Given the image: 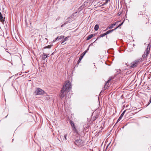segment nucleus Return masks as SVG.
I'll list each match as a JSON object with an SVG mask.
<instances>
[{"instance_id": "nucleus-2", "label": "nucleus", "mask_w": 151, "mask_h": 151, "mask_svg": "<svg viewBox=\"0 0 151 151\" xmlns=\"http://www.w3.org/2000/svg\"><path fill=\"white\" fill-rule=\"evenodd\" d=\"M63 88L66 89V90L68 91H69L70 90L71 88V83L69 81H66L65 82L64 85L63 86Z\"/></svg>"}, {"instance_id": "nucleus-8", "label": "nucleus", "mask_w": 151, "mask_h": 151, "mask_svg": "<svg viewBox=\"0 0 151 151\" xmlns=\"http://www.w3.org/2000/svg\"><path fill=\"white\" fill-rule=\"evenodd\" d=\"M125 111H126L125 110L124 111L122 112V114H121V115H120V116L119 117V118L118 119L116 123L118 122L120 120L122 119V117L123 116V115H124V114L125 113Z\"/></svg>"}, {"instance_id": "nucleus-26", "label": "nucleus", "mask_w": 151, "mask_h": 151, "mask_svg": "<svg viewBox=\"0 0 151 151\" xmlns=\"http://www.w3.org/2000/svg\"><path fill=\"white\" fill-rule=\"evenodd\" d=\"M58 38H59V36H58V37H57L55 39V40H58Z\"/></svg>"}, {"instance_id": "nucleus-14", "label": "nucleus", "mask_w": 151, "mask_h": 151, "mask_svg": "<svg viewBox=\"0 0 151 151\" xmlns=\"http://www.w3.org/2000/svg\"><path fill=\"white\" fill-rule=\"evenodd\" d=\"M94 34H91L88 36L86 39L87 40H88L92 38L94 36Z\"/></svg>"}, {"instance_id": "nucleus-25", "label": "nucleus", "mask_w": 151, "mask_h": 151, "mask_svg": "<svg viewBox=\"0 0 151 151\" xmlns=\"http://www.w3.org/2000/svg\"><path fill=\"white\" fill-rule=\"evenodd\" d=\"M87 52V51L86 50L83 53H84V55H85L86 53Z\"/></svg>"}, {"instance_id": "nucleus-23", "label": "nucleus", "mask_w": 151, "mask_h": 151, "mask_svg": "<svg viewBox=\"0 0 151 151\" xmlns=\"http://www.w3.org/2000/svg\"><path fill=\"white\" fill-rule=\"evenodd\" d=\"M107 35L106 33H105L104 34H101L100 35V36L101 37H103L105 36L106 35Z\"/></svg>"}, {"instance_id": "nucleus-32", "label": "nucleus", "mask_w": 151, "mask_h": 151, "mask_svg": "<svg viewBox=\"0 0 151 151\" xmlns=\"http://www.w3.org/2000/svg\"><path fill=\"white\" fill-rule=\"evenodd\" d=\"M58 18H59V19L60 18V17H58Z\"/></svg>"}, {"instance_id": "nucleus-29", "label": "nucleus", "mask_w": 151, "mask_h": 151, "mask_svg": "<svg viewBox=\"0 0 151 151\" xmlns=\"http://www.w3.org/2000/svg\"><path fill=\"white\" fill-rule=\"evenodd\" d=\"M108 1H109V0H106V3H107Z\"/></svg>"}, {"instance_id": "nucleus-21", "label": "nucleus", "mask_w": 151, "mask_h": 151, "mask_svg": "<svg viewBox=\"0 0 151 151\" xmlns=\"http://www.w3.org/2000/svg\"><path fill=\"white\" fill-rule=\"evenodd\" d=\"M71 126L72 127L73 125H74V124L73 121H70L69 122Z\"/></svg>"}, {"instance_id": "nucleus-3", "label": "nucleus", "mask_w": 151, "mask_h": 151, "mask_svg": "<svg viewBox=\"0 0 151 151\" xmlns=\"http://www.w3.org/2000/svg\"><path fill=\"white\" fill-rule=\"evenodd\" d=\"M75 143L78 147H82L84 145L85 142L80 137L75 141Z\"/></svg>"}, {"instance_id": "nucleus-12", "label": "nucleus", "mask_w": 151, "mask_h": 151, "mask_svg": "<svg viewBox=\"0 0 151 151\" xmlns=\"http://www.w3.org/2000/svg\"><path fill=\"white\" fill-rule=\"evenodd\" d=\"M112 79L111 78H109V79L108 80V81L105 83V87L106 86H107V87H109V83L110 82V81Z\"/></svg>"}, {"instance_id": "nucleus-17", "label": "nucleus", "mask_w": 151, "mask_h": 151, "mask_svg": "<svg viewBox=\"0 0 151 151\" xmlns=\"http://www.w3.org/2000/svg\"><path fill=\"white\" fill-rule=\"evenodd\" d=\"M115 29H113L112 30H109V31H108L106 33V35H107L109 34V33L112 32H113V31H114V30H115Z\"/></svg>"}, {"instance_id": "nucleus-28", "label": "nucleus", "mask_w": 151, "mask_h": 151, "mask_svg": "<svg viewBox=\"0 0 151 151\" xmlns=\"http://www.w3.org/2000/svg\"><path fill=\"white\" fill-rule=\"evenodd\" d=\"M56 41V40H55H55H53V41H52V42H55V41Z\"/></svg>"}, {"instance_id": "nucleus-15", "label": "nucleus", "mask_w": 151, "mask_h": 151, "mask_svg": "<svg viewBox=\"0 0 151 151\" xmlns=\"http://www.w3.org/2000/svg\"><path fill=\"white\" fill-rule=\"evenodd\" d=\"M47 57V56L45 53H43L42 56V58L43 60H44Z\"/></svg>"}, {"instance_id": "nucleus-30", "label": "nucleus", "mask_w": 151, "mask_h": 151, "mask_svg": "<svg viewBox=\"0 0 151 151\" xmlns=\"http://www.w3.org/2000/svg\"><path fill=\"white\" fill-rule=\"evenodd\" d=\"M126 65L127 66V65H127V63H126Z\"/></svg>"}, {"instance_id": "nucleus-7", "label": "nucleus", "mask_w": 151, "mask_h": 151, "mask_svg": "<svg viewBox=\"0 0 151 151\" xmlns=\"http://www.w3.org/2000/svg\"><path fill=\"white\" fill-rule=\"evenodd\" d=\"M72 130L74 132L76 133L77 134H78V131L77 130V129L75 125H73L72 127Z\"/></svg>"}, {"instance_id": "nucleus-31", "label": "nucleus", "mask_w": 151, "mask_h": 151, "mask_svg": "<svg viewBox=\"0 0 151 151\" xmlns=\"http://www.w3.org/2000/svg\"><path fill=\"white\" fill-rule=\"evenodd\" d=\"M7 116H6L5 117V118L7 117Z\"/></svg>"}, {"instance_id": "nucleus-24", "label": "nucleus", "mask_w": 151, "mask_h": 151, "mask_svg": "<svg viewBox=\"0 0 151 151\" xmlns=\"http://www.w3.org/2000/svg\"><path fill=\"white\" fill-rule=\"evenodd\" d=\"M67 134H65L64 136V137L65 138V140H67Z\"/></svg>"}, {"instance_id": "nucleus-22", "label": "nucleus", "mask_w": 151, "mask_h": 151, "mask_svg": "<svg viewBox=\"0 0 151 151\" xmlns=\"http://www.w3.org/2000/svg\"><path fill=\"white\" fill-rule=\"evenodd\" d=\"M64 38V36H59V38H58V40H61L62 39H63Z\"/></svg>"}, {"instance_id": "nucleus-13", "label": "nucleus", "mask_w": 151, "mask_h": 151, "mask_svg": "<svg viewBox=\"0 0 151 151\" xmlns=\"http://www.w3.org/2000/svg\"><path fill=\"white\" fill-rule=\"evenodd\" d=\"M3 17L2 15L1 12H0V20L1 21V22H2V23L4 22V19H5V18H4V19H3Z\"/></svg>"}, {"instance_id": "nucleus-18", "label": "nucleus", "mask_w": 151, "mask_h": 151, "mask_svg": "<svg viewBox=\"0 0 151 151\" xmlns=\"http://www.w3.org/2000/svg\"><path fill=\"white\" fill-rule=\"evenodd\" d=\"M99 28V25L98 24H96L95 26L94 29L96 31H97L98 29Z\"/></svg>"}, {"instance_id": "nucleus-1", "label": "nucleus", "mask_w": 151, "mask_h": 151, "mask_svg": "<svg viewBox=\"0 0 151 151\" xmlns=\"http://www.w3.org/2000/svg\"><path fill=\"white\" fill-rule=\"evenodd\" d=\"M34 94L36 95H41L46 94V93L42 89L39 88H35Z\"/></svg>"}, {"instance_id": "nucleus-4", "label": "nucleus", "mask_w": 151, "mask_h": 151, "mask_svg": "<svg viewBox=\"0 0 151 151\" xmlns=\"http://www.w3.org/2000/svg\"><path fill=\"white\" fill-rule=\"evenodd\" d=\"M69 92L68 91L66 90V89L64 88H62V89L60 91V98H63L66 95L67 93Z\"/></svg>"}, {"instance_id": "nucleus-27", "label": "nucleus", "mask_w": 151, "mask_h": 151, "mask_svg": "<svg viewBox=\"0 0 151 151\" xmlns=\"http://www.w3.org/2000/svg\"><path fill=\"white\" fill-rule=\"evenodd\" d=\"M151 102V99H150V100L149 101V104H150V103Z\"/></svg>"}, {"instance_id": "nucleus-16", "label": "nucleus", "mask_w": 151, "mask_h": 151, "mask_svg": "<svg viewBox=\"0 0 151 151\" xmlns=\"http://www.w3.org/2000/svg\"><path fill=\"white\" fill-rule=\"evenodd\" d=\"M69 36H68V37H65L64 39H63V40H62V43H63L65 41H67L68 39V38L69 37Z\"/></svg>"}, {"instance_id": "nucleus-20", "label": "nucleus", "mask_w": 151, "mask_h": 151, "mask_svg": "<svg viewBox=\"0 0 151 151\" xmlns=\"http://www.w3.org/2000/svg\"><path fill=\"white\" fill-rule=\"evenodd\" d=\"M124 21L123 22H122L121 23V24H120L118 25V26L117 27H116L115 29H117V28H119V27H120V26H121V25H122L123 24V23H124Z\"/></svg>"}, {"instance_id": "nucleus-5", "label": "nucleus", "mask_w": 151, "mask_h": 151, "mask_svg": "<svg viewBox=\"0 0 151 151\" xmlns=\"http://www.w3.org/2000/svg\"><path fill=\"white\" fill-rule=\"evenodd\" d=\"M142 59H140L138 60L135 61L133 63H132L131 65L130 66V68H134L137 65L140 64V62L142 61Z\"/></svg>"}, {"instance_id": "nucleus-10", "label": "nucleus", "mask_w": 151, "mask_h": 151, "mask_svg": "<svg viewBox=\"0 0 151 151\" xmlns=\"http://www.w3.org/2000/svg\"><path fill=\"white\" fill-rule=\"evenodd\" d=\"M120 22V21H117L115 23H113V24H112L111 26L109 27V28L110 29H112V28H113V27L117 23H118V22Z\"/></svg>"}, {"instance_id": "nucleus-19", "label": "nucleus", "mask_w": 151, "mask_h": 151, "mask_svg": "<svg viewBox=\"0 0 151 151\" xmlns=\"http://www.w3.org/2000/svg\"><path fill=\"white\" fill-rule=\"evenodd\" d=\"M52 46V45H48L47 46H45L44 47V48L45 49H46V48H48V49H50V48L51 46Z\"/></svg>"}, {"instance_id": "nucleus-6", "label": "nucleus", "mask_w": 151, "mask_h": 151, "mask_svg": "<svg viewBox=\"0 0 151 151\" xmlns=\"http://www.w3.org/2000/svg\"><path fill=\"white\" fill-rule=\"evenodd\" d=\"M150 47L149 48V46H147V49H146L145 52L144 54L142 55V59H144L146 58L148 56L150 51Z\"/></svg>"}, {"instance_id": "nucleus-9", "label": "nucleus", "mask_w": 151, "mask_h": 151, "mask_svg": "<svg viewBox=\"0 0 151 151\" xmlns=\"http://www.w3.org/2000/svg\"><path fill=\"white\" fill-rule=\"evenodd\" d=\"M71 19V17H69L67 19L66 22L64 23L62 25L61 27H63V26L64 25H65V24H66L67 23H68L69 22H70L71 21V20H69Z\"/></svg>"}, {"instance_id": "nucleus-11", "label": "nucleus", "mask_w": 151, "mask_h": 151, "mask_svg": "<svg viewBox=\"0 0 151 151\" xmlns=\"http://www.w3.org/2000/svg\"><path fill=\"white\" fill-rule=\"evenodd\" d=\"M84 53H82L81 54V55L80 56L79 58V59L78 60V63H80V62L81 61L82 59V58H83V57L85 55H84Z\"/></svg>"}]
</instances>
